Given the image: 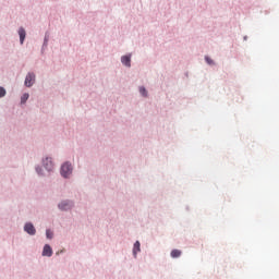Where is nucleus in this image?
<instances>
[{
  "label": "nucleus",
  "instance_id": "nucleus-1",
  "mask_svg": "<svg viewBox=\"0 0 279 279\" xmlns=\"http://www.w3.org/2000/svg\"><path fill=\"white\" fill-rule=\"evenodd\" d=\"M70 173H73V167L69 162L63 163L61 167V175L63 178H69Z\"/></svg>",
  "mask_w": 279,
  "mask_h": 279
},
{
  "label": "nucleus",
  "instance_id": "nucleus-2",
  "mask_svg": "<svg viewBox=\"0 0 279 279\" xmlns=\"http://www.w3.org/2000/svg\"><path fill=\"white\" fill-rule=\"evenodd\" d=\"M36 82V74L35 73H28L25 78V86L28 88L34 86V83Z\"/></svg>",
  "mask_w": 279,
  "mask_h": 279
},
{
  "label": "nucleus",
  "instance_id": "nucleus-3",
  "mask_svg": "<svg viewBox=\"0 0 279 279\" xmlns=\"http://www.w3.org/2000/svg\"><path fill=\"white\" fill-rule=\"evenodd\" d=\"M72 207H73V204L69 201H64L59 204L60 210H71Z\"/></svg>",
  "mask_w": 279,
  "mask_h": 279
},
{
  "label": "nucleus",
  "instance_id": "nucleus-4",
  "mask_svg": "<svg viewBox=\"0 0 279 279\" xmlns=\"http://www.w3.org/2000/svg\"><path fill=\"white\" fill-rule=\"evenodd\" d=\"M44 167L47 171H53V161H51V158L47 157L44 160Z\"/></svg>",
  "mask_w": 279,
  "mask_h": 279
},
{
  "label": "nucleus",
  "instance_id": "nucleus-5",
  "mask_svg": "<svg viewBox=\"0 0 279 279\" xmlns=\"http://www.w3.org/2000/svg\"><path fill=\"white\" fill-rule=\"evenodd\" d=\"M24 230L25 232H27V234H36V228H34V225H32L31 222L25 225Z\"/></svg>",
  "mask_w": 279,
  "mask_h": 279
},
{
  "label": "nucleus",
  "instance_id": "nucleus-6",
  "mask_svg": "<svg viewBox=\"0 0 279 279\" xmlns=\"http://www.w3.org/2000/svg\"><path fill=\"white\" fill-rule=\"evenodd\" d=\"M53 255V250H51V246L49 244H46L44 246L43 256L51 257Z\"/></svg>",
  "mask_w": 279,
  "mask_h": 279
},
{
  "label": "nucleus",
  "instance_id": "nucleus-7",
  "mask_svg": "<svg viewBox=\"0 0 279 279\" xmlns=\"http://www.w3.org/2000/svg\"><path fill=\"white\" fill-rule=\"evenodd\" d=\"M121 62H122V64H124V66H132V59H131V57L130 56H123L122 58H121Z\"/></svg>",
  "mask_w": 279,
  "mask_h": 279
},
{
  "label": "nucleus",
  "instance_id": "nucleus-8",
  "mask_svg": "<svg viewBox=\"0 0 279 279\" xmlns=\"http://www.w3.org/2000/svg\"><path fill=\"white\" fill-rule=\"evenodd\" d=\"M19 36H20V43L21 45H23V43H25V36H26L25 28L21 27L19 29Z\"/></svg>",
  "mask_w": 279,
  "mask_h": 279
},
{
  "label": "nucleus",
  "instance_id": "nucleus-9",
  "mask_svg": "<svg viewBox=\"0 0 279 279\" xmlns=\"http://www.w3.org/2000/svg\"><path fill=\"white\" fill-rule=\"evenodd\" d=\"M171 258H180L182 256V251L180 250H172L170 253Z\"/></svg>",
  "mask_w": 279,
  "mask_h": 279
},
{
  "label": "nucleus",
  "instance_id": "nucleus-10",
  "mask_svg": "<svg viewBox=\"0 0 279 279\" xmlns=\"http://www.w3.org/2000/svg\"><path fill=\"white\" fill-rule=\"evenodd\" d=\"M138 252H141V242L136 241L134 243V247H133V254L134 256H136V254H138Z\"/></svg>",
  "mask_w": 279,
  "mask_h": 279
},
{
  "label": "nucleus",
  "instance_id": "nucleus-11",
  "mask_svg": "<svg viewBox=\"0 0 279 279\" xmlns=\"http://www.w3.org/2000/svg\"><path fill=\"white\" fill-rule=\"evenodd\" d=\"M27 99H29V94H23V96L21 97V104H25Z\"/></svg>",
  "mask_w": 279,
  "mask_h": 279
},
{
  "label": "nucleus",
  "instance_id": "nucleus-12",
  "mask_svg": "<svg viewBox=\"0 0 279 279\" xmlns=\"http://www.w3.org/2000/svg\"><path fill=\"white\" fill-rule=\"evenodd\" d=\"M140 93L143 97H147V89H145V87H140Z\"/></svg>",
  "mask_w": 279,
  "mask_h": 279
},
{
  "label": "nucleus",
  "instance_id": "nucleus-13",
  "mask_svg": "<svg viewBox=\"0 0 279 279\" xmlns=\"http://www.w3.org/2000/svg\"><path fill=\"white\" fill-rule=\"evenodd\" d=\"M205 60H206L207 64H209L210 66H213L215 64V61H213V59H210L209 57H205Z\"/></svg>",
  "mask_w": 279,
  "mask_h": 279
},
{
  "label": "nucleus",
  "instance_id": "nucleus-14",
  "mask_svg": "<svg viewBox=\"0 0 279 279\" xmlns=\"http://www.w3.org/2000/svg\"><path fill=\"white\" fill-rule=\"evenodd\" d=\"M47 239H53V232L51 230L46 231Z\"/></svg>",
  "mask_w": 279,
  "mask_h": 279
},
{
  "label": "nucleus",
  "instance_id": "nucleus-15",
  "mask_svg": "<svg viewBox=\"0 0 279 279\" xmlns=\"http://www.w3.org/2000/svg\"><path fill=\"white\" fill-rule=\"evenodd\" d=\"M0 97H5V88L0 87Z\"/></svg>",
  "mask_w": 279,
  "mask_h": 279
},
{
  "label": "nucleus",
  "instance_id": "nucleus-16",
  "mask_svg": "<svg viewBox=\"0 0 279 279\" xmlns=\"http://www.w3.org/2000/svg\"><path fill=\"white\" fill-rule=\"evenodd\" d=\"M36 171H37V173L39 174V175H41L43 174V169L41 168H36Z\"/></svg>",
  "mask_w": 279,
  "mask_h": 279
}]
</instances>
